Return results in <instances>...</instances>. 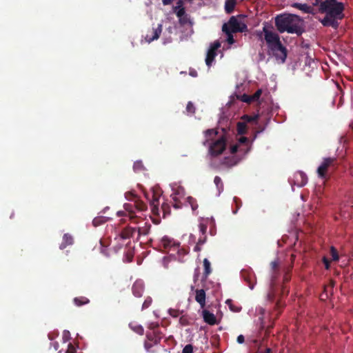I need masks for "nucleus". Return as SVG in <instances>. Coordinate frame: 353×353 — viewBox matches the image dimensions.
I'll use <instances>...</instances> for the list:
<instances>
[{"label": "nucleus", "mask_w": 353, "mask_h": 353, "mask_svg": "<svg viewBox=\"0 0 353 353\" xmlns=\"http://www.w3.org/2000/svg\"><path fill=\"white\" fill-rule=\"evenodd\" d=\"M344 4L337 0H325L320 4L318 11L325 13V16L320 21L325 27H332L336 30L339 26V21L344 17Z\"/></svg>", "instance_id": "1"}, {"label": "nucleus", "mask_w": 353, "mask_h": 353, "mask_svg": "<svg viewBox=\"0 0 353 353\" xmlns=\"http://www.w3.org/2000/svg\"><path fill=\"white\" fill-rule=\"evenodd\" d=\"M275 26L280 33L287 32L301 36L305 32L303 19L294 14L284 13L275 17Z\"/></svg>", "instance_id": "2"}, {"label": "nucleus", "mask_w": 353, "mask_h": 353, "mask_svg": "<svg viewBox=\"0 0 353 353\" xmlns=\"http://www.w3.org/2000/svg\"><path fill=\"white\" fill-rule=\"evenodd\" d=\"M264 32V39L268 44L269 49L272 52L273 55L278 61L284 63L287 58L288 51L280 41L277 33L269 30L266 26L263 28Z\"/></svg>", "instance_id": "3"}, {"label": "nucleus", "mask_w": 353, "mask_h": 353, "mask_svg": "<svg viewBox=\"0 0 353 353\" xmlns=\"http://www.w3.org/2000/svg\"><path fill=\"white\" fill-rule=\"evenodd\" d=\"M338 166L336 157H327L323 159L322 163L317 168L318 176L324 180L330 178V172H333Z\"/></svg>", "instance_id": "4"}, {"label": "nucleus", "mask_w": 353, "mask_h": 353, "mask_svg": "<svg viewBox=\"0 0 353 353\" xmlns=\"http://www.w3.org/2000/svg\"><path fill=\"white\" fill-rule=\"evenodd\" d=\"M163 338V334L161 332L154 330L148 332L145 335L144 341V348L148 353H157V350L155 348L160 343Z\"/></svg>", "instance_id": "5"}, {"label": "nucleus", "mask_w": 353, "mask_h": 353, "mask_svg": "<svg viewBox=\"0 0 353 353\" xmlns=\"http://www.w3.org/2000/svg\"><path fill=\"white\" fill-rule=\"evenodd\" d=\"M226 30L233 33L245 32L248 31V26L244 22L239 21L236 17L232 16L222 26V31H225Z\"/></svg>", "instance_id": "6"}, {"label": "nucleus", "mask_w": 353, "mask_h": 353, "mask_svg": "<svg viewBox=\"0 0 353 353\" xmlns=\"http://www.w3.org/2000/svg\"><path fill=\"white\" fill-rule=\"evenodd\" d=\"M173 12L179 18V23L181 26L192 25L190 15L185 12L182 0L177 1L176 5L173 7Z\"/></svg>", "instance_id": "7"}, {"label": "nucleus", "mask_w": 353, "mask_h": 353, "mask_svg": "<svg viewBox=\"0 0 353 353\" xmlns=\"http://www.w3.org/2000/svg\"><path fill=\"white\" fill-rule=\"evenodd\" d=\"M152 199L150 198L148 193H145V196L150 201V205L151 211L154 215H159L160 208L159 205V198L161 195V192L159 188H152Z\"/></svg>", "instance_id": "8"}, {"label": "nucleus", "mask_w": 353, "mask_h": 353, "mask_svg": "<svg viewBox=\"0 0 353 353\" xmlns=\"http://www.w3.org/2000/svg\"><path fill=\"white\" fill-rule=\"evenodd\" d=\"M225 148L226 139L222 136L210 145L209 153L212 157H217L223 153Z\"/></svg>", "instance_id": "9"}, {"label": "nucleus", "mask_w": 353, "mask_h": 353, "mask_svg": "<svg viewBox=\"0 0 353 353\" xmlns=\"http://www.w3.org/2000/svg\"><path fill=\"white\" fill-rule=\"evenodd\" d=\"M221 43L219 41H216L211 44L208 49L205 58V63L208 67H210L216 56V50L220 48Z\"/></svg>", "instance_id": "10"}, {"label": "nucleus", "mask_w": 353, "mask_h": 353, "mask_svg": "<svg viewBox=\"0 0 353 353\" xmlns=\"http://www.w3.org/2000/svg\"><path fill=\"white\" fill-rule=\"evenodd\" d=\"M161 32L162 25L159 24L157 28H153L148 32L145 37V41L148 43H151L152 41L158 39L161 34Z\"/></svg>", "instance_id": "11"}, {"label": "nucleus", "mask_w": 353, "mask_h": 353, "mask_svg": "<svg viewBox=\"0 0 353 353\" xmlns=\"http://www.w3.org/2000/svg\"><path fill=\"white\" fill-rule=\"evenodd\" d=\"M161 246L163 247L165 250H170L173 249L175 250L178 249L179 247V243H176L172 239L168 238V236H164L162 238L161 241Z\"/></svg>", "instance_id": "12"}, {"label": "nucleus", "mask_w": 353, "mask_h": 353, "mask_svg": "<svg viewBox=\"0 0 353 353\" xmlns=\"http://www.w3.org/2000/svg\"><path fill=\"white\" fill-rule=\"evenodd\" d=\"M261 93H262L261 90L259 89L252 95H248L246 94H243L241 97V101H242L243 102L248 103H250L253 101H258L261 95Z\"/></svg>", "instance_id": "13"}, {"label": "nucleus", "mask_w": 353, "mask_h": 353, "mask_svg": "<svg viewBox=\"0 0 353 353\" xmlns=\"http://www.w3.org/2000/svg\"><path fill=\"white\" fill-rule=\"evenodd\" d=\"M307 183V176L302 171H298L294 174V183L299 187L304 186Z\"/></svg>", "instance_id": "14"}, {"label": "nucleus", "mask_w": 353, "mask_h": 353, "mask_svg": "<svg viewBox=\"0 0 353 353\" xmlns=\"http://www.w3.org/2000/svg\"><path fill=\"white\" fill-rule=\"evenodd\" d=\"M292 7L303 11L304 13L312 14H315L316 13V10H314L313 6H309L306 3H294L292 5Z\"/></svg>", "instance_id": "15"}, {"label": "nucleus", "mask_w": 353, "mask_h": 353, "mask_svg": "<svg viewBox=\"0 0 353 353\" xmlns=\"http://www.w3.org/2000/svg\"><path fill=\"white\" fill-rule=\"evenodd\" d=\"M202 316L203 318V321L210 325H214L217 323L215 315L207 310H203Z\"/></svg>", "instance_id": "16"}, {"label": "nucleus", "mask_w": 353, "mask_h": 353, "mask_svg": "<svg viewBox=\"0 0 353 353\" xmlns=\"http://www.w3.org/2000/svg\"><path fill=\"white\" fill-rule=\"evenodd\" d=\"M125 210L128 213L130 219L134 223H138V216L135 214V208L134 205L125 203L123 205Z\"/></svg>", "instance_id": "17"}, {"label": "nucleus", "mask_w": 353, "mask_h": 353, "mask_svg": "<svg viewBox=\"0 0 353 353\" xmlns=\"http://www.w3.org/2000/svg\"><path fill=\"white\" fill-rule=\"evenodd\" d=\"M136 232L137 229L135 228L128 226L121 230L119 236L122 239H129L134 236Z\"/></svg>", "instance_id": "18"}, {"label": "nucleus", "mask_w": 353, "mask_h": 353, "mask_svg": "<svg viewBox=\"0 0 353 353\" xmlns=\"http://www.w3.org/2000/svg\"><path fill=\"white\" fill-rule=\"evenodd\" d=\"M195 296V300L197 303H199L201 308H203L205 306V292L204 290H196Z\"/></svg>", "instance_id": "19"}, {"label": "nucleus", "mask_w": 353, "mask_h": 353, "mask_svg": "<svg viewBox=\"0 0 353 353\" xmlns=\"http://www.w3.org/2000/svg\"><path fill=\"white\" fill-rule=\"evenodd\" d=\"M132 290L136 297H141L144 290L143 284L141 282H135L132 285Z\"/></svg>", "instance_id": "20"}, {"label": "nucleus", "mask_w": 353, "mask_h": 353, "mask_svg": "<svg viewBox=\"0 0 353 353\" xmlns=\"http://www.w3.org/2000/svg\"><path fill=\"white\" fill-rule=\"evenodd\" d=\"M73 243V237L69 234H65L63 236L62 243L60 244L59 248L63 250L67 246L72 245Z\"/></svg>", "instance_id": "21"}, {"label": "nucleus", "mask_w": 353, "mask_h": 353, "mask_svg": "<svg viewBox=\"0 0 353 353\" xmlns=\"http://www.w3.org/2000/svg\"><path fill=\"white\" fill-rule=\"evenodd\" d=\"M151 226V224L149 223H144L143 226H139L137 229L138 236L148 235L150 233Z\"/></svg>", "instance_id": "22"}, {"label": "nucleus", "mask_w": 353, "mask_h": 353, "mask_svg": "<svg viewBox=\"0 0 353 353\" xmlns=\"http://www.w3.org/2000/svg\"><path fill=\"white\" fill-rule=\"evenodd\" d=\"M241 119L245 123H256L259 119V115L255 114L253 116L245 114L241 117Z\"/></svg>", "instance_id": "23"}, {"label": "nucleus", "mask_w": 353, "mask_h": 353, "mask_svg": "<svg viewBox=\"0 0 353 353\" xmlns=\"http://www.w3.org/2000/svg\"><path fill=\"white\" fill-rule=\"evenodd\" d=\"M236 0H226L225 3V10L228 14L231 13L235 7Z\"/></svg>", "instance_id": "24"}, {"label": "nucleus", "mask_w": 353, "mask_h": 353, "mask_svg": "<svg viewBox=\"0 0 353 353\" xmlns=\"http://www.w3.org/2000/svg\"><path fill=\"white\" fill-rule=\"evenodd\" d=\"M134 205L136 210L139 212H143L147 210L146 204L139 199L135 200Z\"/></svg>", "instance_id": "25"}, {"label": "nucleus", "mask_w": 353, "mask_h": 353, "mask_svg": "<svg viewBox=\"0 0 353 353\" xmlns=\"http://www.w3.org/2000/svg\"><path fill=\"white\" fill-rule=\"evenodd\" d=\"M73 301L77 306L79 307L88 303L90 302V300L85 296H79L75 297Z\"/></svg>", "instance_id": "26"}, {"label": "nucleus", "mask_w": 353, "mask_h": 353, "mask_svg": "<svg viewBox=\"0 0 353 353\" xmlns=\"http://www.w3.org/2000/svg\"><path fill=\"white\" fill-rule=\"evenodd\" d=\"M236 130L239 134H245L247 132V124L245 122L240 121L237 123Z\"/></svg>", "instance_id": "27"}, {"label": "nucleus", "mask_w": 353, "mask_h": 353, "mask_svg": "<svg viewBox=\"0 0 353 353\" xmlns=\"http://www.w3.org/2000/svg\"><path fill=\"white\" fill-rule=\"evenodd\" d=\"M129 327L136 333L139 335H143L144 332V329L141 325H137L134 323H130L129 324Z\"/></svg>", "instance_id": "28"}, {"label": "nucleus", "mask_w": 353, "mask_h": 353, "mask_svg": "<svg viewBox=\"0 0 353 353\" xmlns=\"http://www.w3.org/2000/svg\"><path fill=\"white\" fill-rule=\"evenodd\" d=\"M204 272L203 274L207 277L211 273L210 262L205 259L203 260Z\"/></svg>", "instance_id": "29"}, {"label": "nucleus", "mask_w": 353, "mask_h": 353, "mask_svg": "<svg viewBox=\"0 0 353 353\" xmlns=\"http://www.w3.org/2000/svg\"><path fill=\"white\" fill-rule=\"evenodd\" d=\"M133 170L135 172H141L144 170V165L141 161H137L134 163Z\"/></svg>", "instance_id": "30"}, {"label": "nucleus", "mask_w": 353, "mask_h": 353, "mask_svg": "<svg viewBox=\"0 0 353 353\" xmlns=\"http://www.w3.org/2000/svg\"><path fill=\"white\" fill-rule=\"evenodd\" d=\"M225 303L228 305V307H230V310L234 312H239L241 310V307H238V306L234 305L233 301H232V299H228L225 301Z\"/></svg>", "instance_id": "31"}, {"label": "nucleus", "mask_w": 353, "mask_h": 353, "mask_svg": "<svg viewBox=\"0 0 353 353\" xmlns=\"http://www.w3.org/2000/svg\"><path fill=\"white\" fill-rule=\"evenodd\" d=\"M107 221V219L106 217H104V216H99V217H95L93 221H92V223L93 225L97 227L99 225H101L104 223H105Z\"/></svg>", "instance_id": "32"}, {"label": "nucleus", "mask_w": 353, "mask_h": 353, "mask_svg": "<svg viewBox=\"0 0 353 353\" xmlns=\"http://www.w3.org/2000/svg\"><path fill=\"white\" fill-rule=\"evenodd\" d=\"M214 182L217 189L219 190V192L222 191L223 189V183L222 182L221 179L219 176H216L214 177Z\"/></svg>", "instance_id": "33"}, {"label": "nucleus", "mask_w": 353, "mask_h": 353, "mask_svg": "<svg viewBox=\"0 0 353 353\" xmlns=\"http://www.w3.org/2000/svg\"><path fill=\"white\" fill-rule=\"evenodd\" d=\"M223 32L227 35V42L230 45L234 43L235 41L232 35L233 32H230L228 30Z\"/></svg>", "instance_id": "34"}, {"label": "nucleus", "mask_w": 353, "mask_h": 353, "mask_svg": "<svg viewBox=\"0 0 353 353\" xmlns=\"http://www.w3.org/2000/svg\"><path fill=\"white\" fill-rule=\"evenodd\" d=\"M205 134L206 137L211 138L217 134V132L214 129H208L205 131Z\"/></svg>", "instance_id": "35"}, {"label": "nucleus", "mask_w": 353, "mask_h": 353, "mask_svg": "<svg viewBox=\"0 0 353 353\" xmlns=\"http://www.w3.org/2000/svg\"><path fill=\"white\" fill-rule=\"evenodd\" d=\"M161 210L163 211V217L165 216L166 214L170 213V206L168 203H162Z\"/></svg>", "instance_id": "36"}, {"label": "nucleus", "mask_w": 353, "mask_h": 353, "mask_svg": "<svg viewBox=\"0 0 353 353\" xmlns=\"http://www.w3.org/2000/svg\"><path fill=\"white\" fill-rule=\"evenodd\" d=\"M186 110L190 114H194L195 112V107L191 101H189L188 103L186 106Z\"/></svg>", "instance_id": "37"}, {"label": "nucleus", "mask_w": 353, "mask_h": 353, "mask_svg": "<svg viewBox=\"0 0 353 353\" xmlns=\"http://www.w3.org/2000/svg\"><path fill=\"white\" fill-rule=\"evenodd\" d=\"M152 302V298L147 297L142 305V310L149 307Z\"/></svg>", "instance_id": "38"}, {"label": "nucleus", "mask_w": 353, "mask_h": 353, "mask_svg": "<svg viewBox=\"0 0 353 353\" xmlns=\"http://www.w3.org/2000/svg\"><path fill=\"white\" fill-rule=\"evenodd\" d=\"M199 232L201 234L202 236L206 235V232L208 229V226L206 224L204 223H200L199 225Z\"/></svg>", "instance_id": "39"}, {"label": "nucleus", "mask_w": 353, "mask_h": 353, "mask_svg": "<svg viewBox=\"0 0 353 353\" xmlns=\"http://www.w3.org/2000/svg\"><path fill=\"white\" fill-rule=\"evenodd\" d=\"M223 164L226 165L228 166H232L236 165L235 162H233V160L229 157H225L223 161Z\"/></svg>", "instance_id": "40"}, {"label": "nucleus", "mask_w": 353, "mask_h": 353, "mask_svg": "<svg viewBox=\"0 0 353 353\" xmlns=\"http://www.w3.org/2000/svg\"><path fill=\"white\" fill-rule=\"evenodd\" d=\"M182 353H193V346L191 344L186 345L183 350Z\"/></svg>", "instance_id": "41"}, {"label": "nucleus", "mask_w": 353, "mask_h": 353, "mask_svg": "<svg viewBox=\"0 0 353 353\" xmlns=\"http://www.w3.org/2000/svg\"><path fill=\"white\" fill-rule=\"evenodd\" d=\"M188 201L192 207V210L197 209L198 205L196 203V201L193 198L188 197Z\"/></svg>", "instance_id": "42"}, {"label": "nucleus", "mask_w": 353, "mask_h": 353, "mask_svg": "<svg viewBox=\"0 0 353 353\" xmlns=\"http://www.w3.org/2000/svg\"><path fill=\"white\" fill-rule=\"evenodd\" d=\"M168 312L170 315L173 317H177L181 314V312L179 310L175 309H170Z\"/></svg>", "instance_id": "43"}, {"label": "nucleus", "mask_w": 353, "mask_h": 353, "mask_svg": "<svg viewBox=\"0 0 353 353\" xmlns=\"http://www.w3.org/2000/svg\"><path fill=\"white\" fill-rule=\"evenodd\" d=\"M179 323L182 325H187L189 324L188 319L185 316H182L180 317Z\"/></svg>", "instance_id": "44"}, {"label": "nucleus", "mask_w": 353, "mask_h": 353, "mask_svg": "<svg viewBox=\"0 0 353 353\" xmlns=\"http://www.w3.org/2000/svg\"><path fill=\"white\" fill-rule=\"evenodd\" d=\"M207 241V236L206 235H204V236H199V240H198V244H201V245H203Z\"/></svg>", "instance_id": "45"}, {"label": "nucleus", "mask_w": 353, "mask_h": 353, "mask_svg": "<svg viewBox=\"0 0 353 353\" xmlns=\"http://www.w3.org/2000/svg\"><path fill=\"white\" fill-rule=\"evenodd\" d=\"M270 265H271L272 270L274 272H275L278 269L279 263L277 261H274L271 262Z\"/></svg>", "instance_id": "46"}, {"label": "nucleus", "mask_w": 353, "mask_h": 353, "mask_svg": "<svg viewBox=\"0 0 353 353\" xmlns=\"http://www.w3.org/2000/svg\"><path fill=\"white\" fill-rule=\"evenodd\" d=\"M75 352H76V350H75L74 347L72 344H69L68 350L65 352V353H75Z\"/></svg>", "instance_id": "47"}, {"label": "nucleus", "mask_w": 353, "mask_h": 353, "mask_svg": "<svg viewBox=\"0 0 353 353\" xmlns=\"http://www.w3.org/2000/svg\"><path fill=\"white\" fill-rule=\"evenodd\" d=\"M125 198L128 200L132 199L133 198H136V195L130 192L125 193Z\"/></svg>", "instance_id": "48"}, {"label": "nucleus", "mask_w": 353, "mask_h": 353, "mask_svg": "<svg viewBox=\"0 0 353 353\" xmlns=\"http://www.w3.org/2000/svg\"><path fill=\"white\" fill-rule=\"evenodd\" d=\"M323 2L322 0H314L312 1V4L313 6H319V8H320V4Z\"/></svg>", "instance_id": "49"}, {"label": "nucleus", "mask_w": 353, "mask_h": 353, "mask_svg": "<svg viewBox=\"0 0 353 353\" xmlns=\"http://www.w3.org/2000/svg\"><path fill=\"white\" fill-rule=\"evenodd\" d=\"M236 341H237L239 343H240V344H241V343H244V341H245V337H244V336H243V335H242V334H240L239 336H238L237 339H236Z\"/></svg>", "instance_id": "50"}, {"label": "nucleus", "mask_w": 353, "mask_h": 353, "mask_svg": "<svg viewBox=\"0 0 353 353\" xmlns=\"http://www.w3.org/2000/svg\"><path fill=\"white\" fill-rule=\"evenodd\" d=\"M239 143H247L248 142V139L245 137H241L239 139Z\"/></svg>", "instance_id": "51"}, {"label": "nucleus", "mask_w": 353, "mask_h": 353, "mask_svg": "<svg viewBox=\"0 0 353 353\" xmlns=\"http://www.w3.org/2000/svg\"><path fill=\"white\" fill-rule=\"evenodd\" d=\"M238 150V145H232L231 148H230V152L232 154H235Z\"/></svg>", "instance_id": "52"}, {"label": "nucleus", "mask_w": 353, "mask_h": 353, "mask_svg": "<svg viewBox=\"0 0 353 353\" xmlns=\"http://www.w3.org/2000/svg\"><path fill=\"white\" fill-rule=\"evenodd\" d=\"M190 75L193 77H197V72L195 70H190Z\"/></svg>", "instance_id": "53"}, {"label": "nucleus", "mask_w": 353, "mask_h": 353, "mask_svg": "<svg viewBox=\"0 0 353 353\" xmlns=\"http://www.w3.org/2000/svg\"><path fill=\"white\" fill-rule=\"evenodd\" d=\"M201 244H198V243H197L196 245L194 248V250L195 252H200L201 250Z\"/></svg>", "instance_id": "54"}, {"label": "nucleus", "mask_w": 353, "mask_h": 353, "mask_svg": "<svg viewBox=\"0 0 353 353\" xmlns=\"http://www.w3.org/2000/svg\"><path fill=\"white\" fill-rule=\"evenodd\" d=\"M178 250V252L180 254H186L188 252L185 251V250L181 248V249H179V248L177 249Z\"/></svg>", "instance_id": "55"}, {"label": "nucleus", "mask_w": 353, "mask_h": 353, "mask_svg": "<svg viewBox=\"0 0 353 353\" xmlns=\"http://www.w3.org/2000/svg\"><path fill=\"white\" fill-rule=\"evenodd\" d=\"M272 327V325L271 326H269L267 330H266V334H270V329Z\"/></svg>", "instance_id": "56"}, {"label": "nucleus", "mask_w": 353, "mask_h": 353, "mask_svg": "<svg viewBox=\"0 0 353 353\" xmlns=\"http://www.w3.org/2000/svg\"><path fill=\"white\" fill-rule=\"evenodd\" d=\"M272 296H273V295H272V294H269L268 295V299H269V300H272Z\"/></svg>", "instance_id": "57"}, {"label": "nucleus", "mask_w": 353, "mask_h": 353, "mask_svg": "<svg viewBox=\"0 0 353 353\" xmlns=\"http://www.w3.org/2000/svg\"><path fill=\"white\" fill-rule=\"evenodd\" d=\"M123 214H124V212H121V211L117 212L118 216H122V215H123Z\"/></svg>", "instance_id": "58"}, {"label": "nucleus", "mask_w": 353, "mask_h": 353, "mask_svg": "<svg viewBox=\"0 0 353 353\" xmlns=\"http://www.w3.org/2000/svg\"><path fill=\"white\" fill-rule=\"evenodd\" d=\"M330 285H331V287H332V288H333V287H334V281H332H332H330Z\"/></svg>", "instance_id": "59"}, {"label": "nucleus", "mask_w": 353, "mask_h": 353, "mask_svg": "<svg viewBox=\"0 0 353 353\" xmlns=\"http://www.w3.org/2000/svg\"><path fill=\"white\" fill-rule=\"evenodd\" d=\"M289 279H289L287 276H285L284 280H285V281H289Z\"/></svg>", "instance_id": "60"}, {"label": "nucleus", "mask_w": 353, "mask_h": 353, "mask_svg": "<svg viewBox=\"0 0 353 353\" xmlns=\"http://www.w3.org/2000/svg\"><path fill=\"white\" fill-rule=\"evenodd\" d=\"M174 207L175 208H179V206L177 204H175V205H174Z\"/></svg>", "instance_id": "61"}, {"label": "nucleus", "mask_w": 353, "mask_h": 353, "mask_svg": "<svg viewBox=\"0 0 353 353\" xmlns=\"http://www.w3.org/2000/svg\"><path fill=\"white\" fill-rule=\"evenodd\" d=\"M333 258L334 259H338V256L336 255V256H334V255H333Z\"/></svg>", "instance_id": "62"}, {"label": "nucleus", "mask_w": 353, "mask_h": 353, "mask_svg": "<svg viewBox=\"0 0 353 353\" xmlns=\"http://www.w3.org/2000/svg\"><path fill=\"white\" fill-rule=\"evenodd\" d=\"M249 287H250L251 289H253V285H252L251 284H249Z\"/></svg>", "instance_id": "63"}]
</instances>
